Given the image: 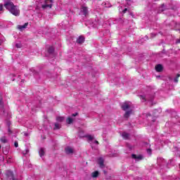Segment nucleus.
<instances>
[{
	"label": "nucleus",
	"instance_id": "1",
	"mask_svg": "<svg viewBox=\"0 0 180 180\" xmlns=\"http://www.w3.org/2000/svg\"><path fill=\"white\" fill-rule=\"evenodd\" d=\"M4 8L8 9L14 16H19L20 15V10H19V7H18V6H15L13 2L11 1L5 2Z\"/></svg>",
	"mask_w": 180,
	"mask_h": 180
},
{
	"label": "nucleus",
	"instance_id": "2",
	"mask_svg": "<svg viewBox=\"0 0 180 180\" xmlns=\"http://www.w3.org/2000/svg\"><path fill=\"white\" fill-rule=\"evenodd\" d=\"M121 108L122 110L125 112L124 115V119H129L131 115H133V110L131 109V102L130 101H125L121 105Z\"/></svg>",
	"mask_w": 180,
	"mask_h": 180
},
{
	"label": "nucleus",
	"instance_id": "3",
	"mask_svg": "<svg viewBox=\"0 0 180 180\" xmlns=\"http://www.w3.org/2000/svg\"><path fill=\"white\" fill-rule=\"evenodd\" d=\"M42 9H46L47 8H53V1L52 0H46L45 4H43L41 6Z\"/></svg>",
	"mask_w": 180,
	"mask_h": 180
},
{
	"label": "nucleus",
	"instance_id": "4",
	"mask_svg": "<svg viewBox=\"0 0 180 180\" xmlns=\"http://www.w3.org/2000/svg\"><path fill=\"white\" fill-rule=\"evenodd\" d=\"M6 176L8 180H16V178H15V176L13 175V172L11 170H7L6 172Z\"/></svg>",
	"mask_w": 180,
	"mask_h": 180
},
{
	"label": "nucleus",
	"instance_id": "5",
	"mask_svg": "<svg viewBox=\"0 0 180 180\" xmlns=\"http://www.w3.org/2000/svg\"><path fill=\"white\" fill-rule=\"evenodd\" d=\"M97 162L100 168H105V160H103V158H98Z\"/></svg>",
	"mask_w": 180,
	"mask_h": 180
},
{
	"label": "nucleus",
	"instance_id": "6",
	"mask_svg": "<svg viewBox=\"0 0 180 180\" xmlns=\"http://www.w3.org/2000/svg\"><path fill=\"white\" fill-rule=\"evenodd\" d=\"M131 158L135 160V161H141L143 160V155H136V154H132Z\"/></svg>",
	"mask_w": 180,
	"mask_h": 180
},
{
	"label": "nucleus",
	"instance_id": "7",
	"mask_svg": "<svg viewBox=\"0 0 180 180\" xmlns=\"http://www.w3.org/2000/svg\"><path fill=\"white\" fill-rule=\"evenodd\" d=\"M81 13L84 16H87L88 15V8L85 6H82L81 8Z\"/></svg>",
	"mask_w": 180,
	"mask_h": 180
},
{
	"label": "nucleus",
	"instance_id": "8",
	"mask_svg": "<svg viewBox=\"0 0 180 180\" xmlns=\"http://www.w3.org/2000/svg\"><path fill=\"white\" fill-rule=\"evenodd\" d=\"M28 25L29 22H25L23 25H18V29L22 32V30H24V29H26V27H27Z\"/></svg>",
	"mask_w": 180,
	"mask_h": 180
},
{
	"label": "nucleus",
	"instance_id": "9",
	"mask_svg": "<svg viewBox=\"0 0 180 180\" xmlns=\"http://www.w3.org/2000/svg\"><path fill=\"white\" fill-rule=\"evenodd\" d=\"M84 41H85V38L82 36L79 37V38L77 40V43H78L79 44H82Z\"/></svg>",
	"mask_w": 180,
	"mask_h": 180
},
{
	"label": "nucleus",
	"instance_id": "10",
	"mask_svg": "<svg viewBox=\"0 0 180 180\" xmlns=\"http://www.w3.org/2000/svg\"><path fill=\"white\" fill-rule=\"evenodd\" d=\"M65 151L66 154H72L74 153V150L71 147H67L65 148Z\"/></svg>",
	"mask_w": 180,
	"mask_h": 180
},
{
	"label": "nucleus",
	"instance_id": "11",
	"mask_svg": "<svg viewBox=\"0 0 180 180\" xmlns=\"http://www.w3.org/2000/svg\"><path fill=\"white\" fill-rule=\"evenodd\" d=\"M158 164L160 165H165V160H164L162 158H158Z\"/></svg>",
	"mask_w": 180,
	"mask_h": 180
},
{
	"label": "nucleus",
	"instance_id": "12",
	"mask_svg": "<svg viewBox=\"0 0 180 180\" xmlns=\"http://www.w3.org/2000/svg\"><path fill=\"white\" fill-rule=\"evenodd\" d=\"M155 70L158 72H161L162 71V65L158 64L155 66Z\"/></svg>",
	"mask_w": 180,
	"mask_h": 180
},
{
	"label": "nucleus",
	"instance_id": "13",
	"mask_svg": "<svg viewBox=\"0 0 180 180\" xmlns=\"http://www.w3.org/2000/svg\"><path fill=\"white\" fill-rule=\"evenodd\" d=\"M39 156L40 157H43L45 154V152H44V148H41L39 150Z\"/></svg>",
	"mask_w": 180,
	"mask_h": 180
},
{
	"label": "nucleus",
	"instance_id": "14",
	"mask_svg": "<svg viewBox=\"0 0 180 180\" xmlns=\"http://www.w3.org/2000/svg\"><path fill=\"white\" fill-rule=\"evenodd\" d=\"M1 112H5V110L4 109V103L2 102V100L0 101V113Z\"/></svg>",
	"mask_w": 180,
	"mask_h": 180
},
{
	"label": "nucleus",
	"instance_id": "15",
	"mask_svg": "<svg viewBox=\"0 0 180 180\" xmlns=\"http://www.w3.org/2000/svg\"><path fill=\"white\" fill-rule=\"evenodd\" d=\"M98 175H99V172L96 171L91 173L92 178H98Z\"/></svg>",
	"mask_w": 180,
	"mask_h": 180
},
{
	"label": "nucleus",
	"instance_id": "16",
	"mask_svg": "<svg viewBox=\"0 0 180 180\" xmlns=\"http://www.w3.org/2000/svg\"><path fill=\"white\" fill-rule=\"evenodd\" d=\"M122 136L123 139H124L125 140H127V139H129L130 135L126 132H123Z\"/></svg>",
	"mask_w": 180,
	"mask_h": 180
},
{
	"label": "nucleus",
	"instance_id": "17",
	"mask_svg": "<svg viewBox=\"0 0 180 180\" xmlns=\"http://www.w3.org/2000/svg\"><path fill=\"white\" fill-rule=\"evenodd\" d=\"M48 53L49 54H53L54 53V47L50 46L48 49Z\"/></svg>",
	"mask_w": 180,
	"mask_h": 180
},
{
	"label": "nucleus",
	"instance_id": "18",
	"mask_svg": "<svg viewBox=\"0 0 180 180\" xmlns=\"http://www.w3.org/2000/svg\"><path fill=\"white\" fill-rule=\"evenodd\" d=\"M61 127V125L58 123H55V127H53V130H58Z\"/></svg>",
	"mask_w": 180,
	"mask_h": 180
},
{
	"label": "nucleus",
	"instance_id": "19",
	"mask_svg": "<svg viewBox=\"0 0 180 180\" xmlns=\"http://www.w3.org/2000/svg\"><path fill=\"white\" fill-rule=\"evenodd\" d=\"M139 96L142 102H146V101H147V99L146 98V96L139 95Z\"/></svg>",
	"mask_w": 180,
	"mask_h": 180
},
{
	"label": "nucleus",
	"instance_id": "20",
	"mask_svg": "<svg viewBox=\"0 0 180 180\" xmlns=\"http://www.w3.org/2000/svg\"><path fill=\"white\" fill-rule=\"evenodd\" d=\"M66 122L68 123V124H71V123H72L73 120L71 117H68V119L66 120Z\"/></svg>",
	"mask_w": 180,
	"mask_h": 180
},
{
	"label": "nucleus",
	"instance_id": "21",
	"mask_svg": "<svg viewBox=\"0 0 180 180\" xmlns=\"http://www.w3.org/2000/svg\"><path fill=\"white\" fill-rule=\"evenodd\" d=\"M86 137L88 139L89 141H92V140H94V136L91 135H87Z\"/></svg>",
	"mask_w": 180,
	"mask_h": 180
},
{
	"label": "nucleus",
	"instance_id": "22",
	"mask_svg": "<svg viewBox=\"0 0 180 180\" xmlns=\"http://www.w3.org/2000/svg\"><path fill=\"white\" fill-rule=\"evenodd\" d=\"M56 120L57 122H63L64 120V117H57Z\"/></svg>",
	"mask_w": 180,
	"mask_h": 180
},
{
	"label": "nucleus",
	"instance_id": "23",
	"mask_svg": "<svg viewBox=\"0 0 180 180\" xmlns=\"http://www.w3.org/2000/svg\"><path fill=\"white\" fill-rule=\"evenodd\" d=\"M28 153H29V148H26L22 151L23 155H26V154H28Z\"/></svg>",
	"mask_w": 180,
	"mask_h": 180
},
{
	"label": "nucleus",
	"instance_id": "24",
	"mask_svg": "<svg viewBox=\"0 0 180 180\" xmlns=\"http://www.w3.org/2000/svg\"><path fill=\"white\" fill-rule=\"evenodd\" d=\"M180 75L177 74L176 77L174 78V82L178 83V78H179Z\"/></svg>",
	"mask_w": 180,
	"mask_h": 180
},
{
	"label": "nucleus",
	"instance_id": "25",
	"mask_svg": "<svg viewBox=\"0 0 180 180\" xmlns=\"http://www.w3.org/2000/svg\"><path fill=\"white\" fill-rule=\"evenodd\" d=\"M1 143H6V139L5 138V137H3V138H1Z\"/></svg>",
	"mask_w": 180,
	"mask_h": 180
},
{
	"label": "nucleus",
	"instance_id": "26",
	"mask_svg": "<svg viewBox=\"0 0 180 180\" xmlns=\"http://www.w3.org/2000/svg\"><path fill=\"white\" fill-rule=\"evenodd\" d=\"M14 146L18 148V147H19V143H18V141H15L14 143Z\"/></svg>",
	"mask_w": 180,
	"mask_h": 180
},
{
	"label": "nucleus",
	"instance_id": "27",
	"mask_svg": "<svg viewBox=\"0 0 180 180\" xmlns=\"http://www.w3.org/2000/svg\"><path fill=\"white\" fill-rule=\"evenodd\" d=\"M15 46L17 47V49H20V47H22V44H16Z\"/></svg>",
	"mask_w": 180,
	"mask_h": 180
},
{
	"label": "nucleus",
	"instance_id": "28",
	"mask_svg": "<svg viewBox=\"0 0 180 180\" xmlns=\"http://www.w3.org/2000/svg\"><path fill=\"white\" fill-rule=\"evenodd\" d=\"M6 124L8 127H11V124H12V123L11 122V121H7Z\"/></svg>",
	"mask_w": 180,
	"mask_h": 180
},
{
	"label": "nucleus",
	"instance_id": "29",
	"mask_svg": "<svg viewBox=\"0 0 180 180\" xmlns=\"http://www.w3.org/2000/svg\"><path fill=\"white\" fill-rule=\"evenodd\" d=\"M4 10V5L0 4V12Z\"/></svg>",
	"mask_w": 180,
	"mask_h": 180
},
{
	"label": "nucleus",
	"instance_id": "30",
	"mask_svg": "<svg viewBox=\"0 0 180 180\" xmlns=\"http://www.w3.org/2000/svg\"><path fill=\"white\" fill-rule=\"evenodd\" d=\"M118 22H119V23H123V19L119 18V19H118Z\"/></svg>",
	"mask_w": 180,
	"mask_h": 180
},
{
	"label": "nucleus",
	"instance_id": "31",
	"mask_svg": "<svg viewBox=\"0 0 180 180\" xmlns=\"http://www.w3.org/2000/svg\"><path fill=\"white\" fill-rule=\"evenodd\" d=\"M77 115H78V112H75V113H74V114L72 115V116L73 117H75V116H77Z\"/></svg>",
	"mask_w": 180,
	"mask_h": 180
},
{
	"label": "nucleus",
	"instance_id": "32",
	"mask_svg": "<svg viewBox=\"0 0 180 180\" xmlns=\"http://www.w3.org/2000/svg\"><path fill=\"white\" fill-rule=\"evenodd\" d=\"M122 12L123 13H126V12H127V8H124Z\"/></svg>",
	"mask_w": 180,
	"mask_h": 180
},
{
	"label": "nucleus",
	"instance_id": "33",
	"mask_svg": "<svg viewBox=\"0 0 180 180\" xmlns=\"http://www.w3.org/2000/svg\"><path fill=\"white\" fill-rule=\"evenodd\" d=\"M93 143H94V144H99V142H98V141H94Z\"/></svg>",
	"mask_w": 180,
	"mask_h": 180
},
{
	"label": "nucleus",
	"instance_id": "34",
	"mask_svg": "<svg viewBox=\"0 0 180 180\" xmlns=\"http://www.w3.org/2000/svg\"><path fill=\"white\" fill-rule=\"evenodd\" d=\"M8 133H10V134H11L12 131L11 130V128L8 127Z\"/></svg>",
	"mask_w": 180,
	"mask_h": 180
},
{
	"label": "nucleus",
	"instance_id": "35",
	"mask_svg": "<svg viewBox=\"0 0 180 180\" xmlns=\"http://www.w3.org/2000/svg\"><path fill=\"white\" fill-rule=\"evenodd\" d=\"M148 154H151V149H148Z\"/></svg>",
	"mask_w": 180,
	"mask_h": 180
},
{
	"label": "nucleus",
	"instance_id": "36",
	"mask_svg": "<svg viewBox=\"0 0 180 180\" xmlns=\"http://www.w3.org/2000/svg\"><path fill=\"white\" fill-rule=\"evenodd\" d=\"M176 43L177 44H179V43H180V39H177L176 41Z\"/></svg>",
	"mask_w": 180,
	"mask_h": 180
},
{
	"label": "nucleus",
	"instance_id": "37",
	"mask_svg": "<svg viewBox=\"0 0 180 180\" xmlns=\"http://www.w3.org/2000/svg\"><path fill=\"white\" fill-rule=\"evenodd\" d=\"M151 36H153V37H155V34L152 33V34H151Z\"/></svg>",
	"mask_w": 180,
	"mask_h": 180
},
{
	"label": "nucleus",
	"instance_id": "38",
	"mask_svg": "<svg viewBox=\"0 0 180 180\" xmlns=\"http://www.w3.org/2000/svg\"><path fill=\"white\" fill-rule=\"evenodd\" d=\"M129 148H130V150H131L132 147L130 146H128Z\"/></svg>",
	"mask_w": 180,
	"mask_h": 180
},
{
	"label": "nucleus",
	"instance_id": "39",
	"mask_svg": "<svg viewBox=\"0 0 180 180\" xmlns=\"http://www.w3.org/2000/svg\"><path fill=\"white\" fill-rule=\"evenodd\" d=\"M165 6V5L162 4V8H164Z\"/></svg>",
	"mask_w": 180,
	"mask_h": 180
},
{
	"label": "nucleus",
	"instance_id": "40",
	"mask_svg": "<svg viewBox=\"0 0 180 180\" xmlns=\"http://www.w3.org/2000/svg\"><path fill=\"white\" fill-rule=\"evenodd\" d=\"M4 154H8V152L4 153Z\"/></svg>",
	"mask_w": 180,
	"mask_h": 180
},
{
	"label": "nucleus",
	"instance_id": "41",
	"mask_svg": "<svg viewBox=\"0 0 180 180\" xmlns=\"http://www.w3.org/2000/svg\"><path fill=\"white\" fill-rule=\"evenodd\" d=\"M164 9H162V11L163 12Z\"/></svg>",
	"mask_w": 180,
	"mask_h": 180
},
{
	"label": "nucleus",
	"instance_id": "42",
	"mask_svg": "<svg viewBox=\"0 0 180 180\" xmlns=\"http://www.w3.org/2000/svg\"><path fill=\"white\" fill-rule=\"evenodd\" d=\"M0 148H1V146H0Z\"/></svg>",
	"mask_w": 180,
	"mask_h": 180
}]
</instances>
